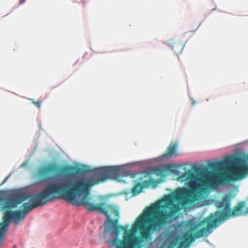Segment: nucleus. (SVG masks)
<instances>
[{"mask_svg":"<svg viewBox=\"0 0 248 248\" xmlns=\"http://www.w3.org/2000/svg\"><path fill=\"white\" fill-rule=\"evenodd\" d=\"M232 198L231 194L225 195L221 200L217 201L216 206L221 209L223 212L218 217H215L219 212H217L215 215L211 214L212 220H216L217 224L219 221H224L231 217L237 216H246L248 214V207L245 211L244 209L246 206L245 202H240L232 209L231 208V202Z\"/></svg>","mask_w":248,"mask_h":248,"instance_id":"nucleus-3","label":"nucleus"},{"mask_svg":"<svg viewBox=\"0 0 248 248\" xmlns=\"http://www.w3.org/2000/svg\"><path fill=\"white\" fill-rule=\"evenodd\" d=\"M169 45L171 46L172 50L177 55L181 54L185 46L184 44L181 43L179 40L174 41L171 40L169 42Z\"/></svg>","mask_w":248,"mask_h":248,"instance_id":"nucleus-8","label":"nucleus"},{"mask_svg":"<svg viewBox=\"0 0 248 248\" xmlns=\"http://www.w3.org/2000/svg\"><path fill=\"white\" fill-rule=\"evenodd\" d=\"M154 172L157 176H161L162 178H165L167 175V170L162 169H155Z\"/></svg>","mask_w":248,"mask_h":248,"instance_id":"nucleus-11","label":"nucleus"},{"mask_svg":"<svg viewBox=\"0 0 248 248\" xmlns=\"http://www.w3.org/2000/svg\"><path fill=\"white\" fill-rule=\"evenodd\" d=\"M177 145L176 143H170L169 145L167 152L163 155L164 157H169L177 155Z\"/></svg>","mask_w":248,"mask_h":248,"instance_id":"nucleus-9","label":"nucleus"},{"mask_svg":"<svg viewBox=\"0 0 248 248\" xmlns=\"http://www.w3.org/2000/svg\"><path fill=\"white\" fill-rule=\"evenodd\" d=\"M27 195L23 193H16L13 194L2 205V209H11L16 208L19 204L25 201Z\"/></svg>","mask_w":248,"mask_h":248,"instance_id":"nucleus-6","label":"nucleus"},{"mask_svg":"<svg viewBox=\"0 0 248 248\" xmlns=\"http://www.w3.org/2000/svg\"><path fill=\"white\" fill-rule=\"evenodd\" d=\"M33 104L39 108L41 107V103L40 101H33Z\"/></svg>","mask_w":248,"mask_h":248,"instance_id":"nucleus-14","label":"nucleus"},{"mask_svg":"<svg viewBox=\"0 0 248 248\" xmlns=\"http://www.w3.org/2000/svg\"><path fill=\"white\" fill-rule=\"evenodd\" d=\"M212 217L211 216H208L198 223H193L192 221H190V228L187 233L190 232L191 234L188 235L186 240L191 242L195 239L200 238L204 235L211 233L212 229L217 226V220H212Z\"/></svg>","mask_w":248,"mask_h":248,"instance_id":"nucleus-5","label":"nucleus"},{"mask_svg":"<svg viewBox=\"0 0 248 248\" xmlns=\"http://www.w3.org/2000/svg\"><path fill=\"white\" fill-rule=\"evenodd\" d=\"M247 172L246 160L241 157H235L231 161L228 173L219 172L216 174L215 177L219 181H234L244 178Z\"/></svg>","mask_w":248,"mask_h":248,"instance_id":"nucleus-4","label":"nucleus"},{"mask_svg":"<svg viewBox=\"0 0 248 248\" xmlns=\"http://www.w3.org/2000/svg\"><path fill=\"white\" fill-rule=\"evenodd\" d=\"M224 163L222 161L212 162L208 164V167L212 170H219L224 166Z\"/></svg>","mask_w":248,"mask_h":248,"instance_id":"nucleus-10","label":"nucleus"},{"mask_svg":"<svg viewBox=\"0 0 248 248\" xmlns=\"http://www.w3.org/2000/svg\"><path fill=\"white\" fill-rule=\"evenodd\" d=\"M60 171L67 174L61 179L62 183L67 184L66 190L70 191L73 199L70 202L76 206H85L89 211H97L105 215L108 220L114 226V232L118 233L123 229L121 225H118L119 211L115 206L108 204L105 202L94 204L89 202L90 200V188L93 186L103 182L110 178L116 179L119 174L120 170L115 167L107 166L96 168L94 170L98 179L95 182L86 180L83 178L76 177V174L79 173L80 169L77 167L67 166L61 167L53 164L42 168L38 171L39 176L44 181H49L52 177L48 174Z\"/></svg>","mask_w":248,"mask_h":248,"instance_id":"nucleus-2","label":"nucleus"},{"mask_svg":"<svg viewBox=\"0 0 248 248\" xmlns=\"http://www.w3.org/2000/svg\"><path fill=\"white\" fill-rule=\"evenodd\" d=\"M170 167H168L167 170H170V171H172V170L170 169Z\"/></svg>","mask_w":248,"mask_h":248,"instance_id":"nucleus-16","label":"nucleus"},{"mask_svg":"<svg viewBox=\"0 0 248 248\" xmlns=\"http://www.w3.org/2000/svg\"><path fill=\"white\" fill-rule=\"evenodd\" d=\"M5 193L3 191L0 190V203L4 201Z\"/></svg>","mask_w":248,"mask_h":248,"instance_id":"nucleus-12","label":"nucleus"},{"mask_svg":"<svg viewBox=\"0 0 248 248\" xmlns=\"http://www.w3.org/2000/svg\"><path fill=\"white\" fill-rule=\"evenodd\" d=\"M177 243H178V240H173L170 242V246L171 247H174L177 245Z\"/></svg>","mask_w":248,"mask_h":248,"instance_id":"nucleus-13","label":"nucleus"},{"mask_svg":"<svg viewBox=\"0 0 248 248\" xmlns=\"http://www.w3.org/2000/svg\"><path fill=\"white\" fill-rule=\"evenodd\" d=\"M161 182V180H155L153 179H150L144 181L142 183H138L136 184L132 190V193L133 195H136L140 193L143 188L148 187L150 186H153V187H155L157 184Z\"/></svg>","mask_w":248,"mask_h":248,"instance_id":"nucleus-7","label":"nucleus"},{"mask_svg":"<svg viewBox=\"0 0 248 248\" xmlns=\"http://www.w3.org/2000/svg\"><path fill=\"white\" fill-rule=\"evenodd\" d=\"M178 180L186 181L187 187H178L170 194L165 195L161 200L147 207L143 213L136 219L131 230L127 226L118 233L114 232V226L108 220V227L106 232L110 230L118 235L124 231L123 239L116 237L108 241L110 247L116 248H135L138 247L142 241L151 239L152 235L159 231L169 223L181 209V206L186 204H194L201 200L207 188L211 183L210 172L196 174L189 170L180 175Z\"/></svg>","mask_w":248,"mask_h":248,"instance_id":"nucleus-1","label":"nucleus"},{"mask_svg":"<svg viewBox=\"0 0 248 248\" xmlns=\"http://www.w3.org/2000/svg\"><path fill=\"white\" fill-rule=\"evenodd\" d=\"M26 0H19V4L21 5L24 3L25 2Z\"/></svg>","mask_w":248,"mask_h":248,"instance_id":"nucleus-15","label":"nucleus"}]
</instances>
